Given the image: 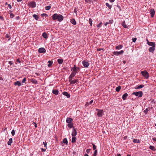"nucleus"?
Instances as JSON below:
<instances>
[{
    "label": "nucleus",
    "mask_w": 156,
    "mask_h": 156,
    "mask_svg": "<svg viewBox=\"0 0 156 156\" xmlns=\"http://www.w3.org/2000/svg\"><path fill=\"white\" fill-rule=\"evenodd\" d=\"M121 87L120 86H119L116 88V90L117 92H119L120 90V89H121Z\"/></svg>",
    "instance_id": "36"
},
{
    "label": "nucleus",
    "mask_w": 156,
    "mask_h": 156,
    "mask_svg": "<svg viewBox=\"0 0 156 156\" xmlns=\"http://www.w3.org/2000/svg\"><path fill=\"white\" fill-rule=\"evenodd\" d=\"M136 37H133V38H132V41H133L134 42H135V41H136Z\"/></svg>",
    "instance_id": "44"
},
{
    "label": "nucleus",
    "mask_w": 156,
    "mask_h": 156,
    "mask_svg": "<svg viewBox=\"0 0 156 156\" xmlns=\"http://www.w3.org/2000/svg\"><path fill=\"white\" fill-rule=\"evenodd\" d=\"M33 17L35 18L36 20H38L39 19L38 16L36 14H34L33 15Z\"/></svg>",
    "instance_id": "35"
},
{
    "label": "nucleus",
    "mask_w": 156,
    "mask_h": 156,
    "mask_svg": "<svg viewBox=\"0 0 156 156\" xmlns=\"http://www.w3.org/2000/svg\"><path fill=\"white\" fill-rule=\"evenodd\" d=\"M43 143L44 145V147H46L47 145V143L46 142H43Z\"/></svg>",
    "instance_id": "51"
},
{
    "label": "nucleus",
    "mask_w": 156,
    "mask_h": 156,
    "mask_svg": "<svg viewBox=\"0 0 156 156\" xmlns=\"http://www.w3.org/2000/svg\"><path fill=\"white\" fill-rule=\"evenodd\" d=\"M97 153V150H95L94 152V154L92 156H96Z\"/></svg>",
    "instance_id": "40"
},
{
    "label": "nucleus",
    "mask_w": 156,
    "mask_h": 156,
    "mask_svg": "<svg viewBox=\"0 0 156 156\" xmlns=\"http://www.w3.org/2000/svg\"><path fill=\"white\" fill-rule=\"evenodd\" d=\"M77 134V131L76 130L73 128V131L72 132V135L73 136H75Z\"/></svg>",
    "instance_id": "14"
},
{
    "label": "nucleus",
    "mask_w": 156,
    "mask_h": 156,
    "mask_svg": "<svg viewBox=\"0 0 156 156\" xmlns=\"http://www.w3.org/2000/svg\"><path fill=\"white\" fill-rule=\"evenodd\" d=\"M101 24H102L101 22L100 23L98 24L97 25V27H101Z\"/></svg>",
    "instance_id": "45"
},
{
    "label": "nucleus",
    "mask_w": 156,
    "mask_h": 156,
    "mask_svg": "<svg viewBox=\"0 0 156 156\" xmlns=\"http://www.w3.org/2000/svg\"><path fill=\"white\" fill-rule=\"evenodd\" d=\"M76 137L75 136H73L72 139V143H74L76 142Z\"/></svg>",
    "instance_id": "34"
},
{
    "label": "nucleus",
    "mask_w": 156,
    "mask_h": 156,
    "mask_svg": "<svg viewBox=\"0 0 156 156\" xmlns=\"http://www.w3.org/2000/svg\"><path fill=\"white\" fill-rule=\"evenodd\" d=\"M133 142L134 143H140V141L139 140L134 139L133 140Z\"/></svg>",
    "instance_id": "31"
},
{
    "label": "nucleus",
    "mask_w": 156,
    "mask_h": 156,
    "mask_svg": "<svg viewBox=\"0 0 156 156\" xmlns=\"http://www.w3.org/2000/svg\"><path fill=\"white\" fill-rule=\"evenodd\" d=\"M80 69V68L78 67H77L75 65L73 67L71 68V70H73V72L75 73L76 74L78 72V70Z\"/></svg>",
    "instance_id": "4"
},
{
    "label": "nucleus",
    "mask_w": 156,
    "mask_h": 156,
    "mask_svg": "<svg viewBox=\"0 0 156 156\" xmlns=\"http://www.w3.org/2000/svg\"><path fill=\"white\" fill-rule=\"evenodd\" d=\"M150 108H148L144 111V112L145 114H147L148 112L150 110Z\"/></svg>",
    "instance_id": "26"
},
{
    "label": "nucleus",
    "mask_w": 156,
    "mask_h": 156,
    "mask_svg": "<svg viewBox=\"0 0 156 156\" xmlns=\"http://www.w3.org/2000/svg\"><path fill=\"white\" fill-rule=\"evenodd\" d=\"M128 96V94L126 93H125L122 96V99L123 100H125L126 99L127 97Z\"/></svg>",
    "instance_id": "19"
},
{
    "label": "nucleus",
    "mask_w": 156,
    "mask_h": 156,
    "mask_svg": "<svg viewBox=\"0 0 156 156\" xmlns=\"http://www.w3.org/2000/svg\"><path fill=\"white\" fill-rule=\"evenodd\" d=\"M82 63L83 66L85 68H87L89 65L88 62L85 60L83 61Z\"/></svg>",
    "instance_id": "7"
},
{
    "label": "nucleus",
    "mask_w": 156,
    "mask_h": 156,
    "mask_svg": "<svg viewBox=\"0 0 156 156\" xmlns=\"http://www.w3.org/2000/svg\"><path fill=\"white\" fill-rule=\"evenodd\" d=\"M84 156H89V155L87 154H85Z\"/></svg>",
    "instance_id": "64"
},
{
    "label": "nucleus",
    "mask_w": 156,
    "mask_h": 156,
    "mask_svg": "<svg viewBox=\"0 0 156 156\" xmlns=\"http://www.w3.org/2000/svg\"><path fill=\"white\" fill-rule=\"evenodd\" d=\"M30 6L32 8H34L36 6V3L34 2H31L29 4Z\"/></svg>",
    "instance_id": "8"
},
{
    "label": "nucleus",
    "mask_w": 156,
    "mask_h": 156,
    "mask_svg": "<svg viewBox=\"0 0 156 156\" xmlns=\"http://www.w3.org/2000/svg\"><path fill=\"white\" fill-rule=\"evenodd\" d=\"M90 149H88L86 150V152L87 154H89L90 152Z\"/></svg>",
    "instance_id": "48"
},
{
    "label": "nucleus",
    "mask_w": 156,
    "mask_h": 156,
    "mask_svg": "<svg viewBox=\"0 0 156 156\" xmlns=\"http://www.w3.org/2000/svg\"><path fill=\"white\" fill-rule=\"evenodd\" d=\"M52 93L55 94V95H57L58 94V93L59 92L57 90H52Z\"/></svg>",
    "instance_id": "21"
},
{
    "label": "nucleus",
    "mask_w": 156,
    "mask_h": 156,
    "mask_svg": "<svg viewBox=\"0 0 156 156\" xmlns=\"http://www.w3.org/2000/svg\"><path fill=\"white\" fill-rule=\"evenodd\" d=\"M38 51L40 53H43L46 52V50L44 48H41L39 49Z\"/></svg>",
    "instance_id": "12"
},
{
    "label": "nucleus",
    "mask_w": 156,
    "mask_h": 156,
    "mask_svg": "<svg viewBox=\"0 0 156 156\" xmlns=\"http://www.w3.org/2000/svg\"><path fill=\"white\" fill-rule=\"evenodd\" d=\"M34 124V127H35V128H36L37 127V124L35 123V122H34L33 123Z\"/></svg>",
    "instance_id": "54"
},
{
    "label": "nucleus",
    "mask_w": 156,
    "mask_h": 156,
    "mask_svg": "<svg viewBox=\"0 0 156 156\" xmlns=\"http://www.w3.org/2000/svg\"><path fill=\"white\" fill-rule=\"evenodd\" d=\"M144 86V85L143 84H141L138 86H136L135 87V89H139L143 87Z\"/></svg>",
    "instance_id": "20"
},
{
    "label": "nucleus",
    "mask_w": 156,
    "mask_h": 156,
    "mask_svg": "<svg viewBox=\"0 0 156 156\" xmlns=\"http://www.w3.org/2000/svg\"><path fill=\"white\" fill-rule=\"evenodd\" d=\"M122 48V45H119L116 47V49L117 50H119Z\"/></svg>",
    "instance_id": "28"
},
{
    "label": "nucleus",
    "mask_w": 156,
    "mask_h": 156,
    "mask_svg": "<svg viewBox=\"0 0 156 156\" xmlns=\"http://www.w3.org/2000/svg\"><path fill=\"white\" fill-rule=\"evenodd\" d=\"M147 44L150 46H154L155 45V43L154 42H149L148 39H147Z\"/></svg>",
    "instance_id": "9"
},
{
    "label": "nucleus",
    "mask_w": 156,
    "mask_h": 156,
    "mask_svg": "<svg viewBox=\"0 0 156 156\" xmlns=\"http://www.w3.org/2000/svg\"><path fill=\"white\" fill-rule=\"evenodd\" d=\"M41 149L43 151H46V149H45L43 148H41Z\"/></svg>",
    "instance_id": "61"
},
{
    "label": "nucleus",
    "mask_w": 156,
    "mask_h": 156,
    "mask_svg": "<svg viewBox=\"0 0 156 156\" xmlns=\"http://www.w3.org/2000/svg\"><path fill=\"white\" fill-rule=\"evenodd\" d=\"M101 50H103V49L101 48H99L97 49V51H101Z\"/></svg>",
    "instance_id": "50"
},
{
    "label": "nucleus",
    "mask_w": 156,
    "mask_h": 156,
    "mask_svg": "<svg viewBox=\"0 0 156 156\" xmlns=\"http://www.w3.org/2000/svg\"><path fill=\"white\" fill-rule=\"evenodd\" d=\"M76 74L75 73L72 72L71 74L69 76V80H71L73 79V77L75 76V75Z\"/></svg>",
    "instance_id": "10"
},
{
    "label": "nucleus",
    "mask_w": 156,
    "mask_h": 156,
    "mask_svg": "<svg viewBox=\"0 0 156 156\" xmlns=\"http://www.w3.org/2000/svg\"><path fill=\"white\" fill-rule=\"evenodd\" d=\"M117 7H118L120 10H121V8L120 7V6L119 5H117Z\"/></svg>",
    "instance_id": "57"
},
{
    "label": "nucleus",
    "mask_w": 156,
    "mask_h": 156,
    "mask_svg": "<svg viewBox=\"0 0 156 156\" xmlns=\"http://www.w3.org/2000/svg\"><path fill=\"white\" fill-rule=\"evenodd\" d=\"M123 52L124 51L123 50H122L120 51H114L113 52V54L116 56H118L119 55H122Z\"/></svg>",
    "instance_id": "6"
},
{
    "label": "nucleus",
    "mask_w": 156,
    "mask_h": 156,
    "mask_svg": "<svg viewBox=\"0 0 156 156\" xmlns=\"http://www.w3.org/2000/svg\"><path fill=\"white\" fill-rule=\"evenodd\" d=\"M51 7L50 5H48L45 7V9L46 10H49L51 9Z\"/></svg>",
    "instance_id": "38"
},
{
    "label": "nucleus",
    "mask_w": 156,
    "mask_h": 156,
    "mask_svg": "<svg viewBox=\"0 0 156 156\" xmlns=\"http://www.w3.org/2000/svg\"><path fill=\"white\" fill-rule=\"evenodd\" d=\"M0 19L2 20H3V19H4V18L2 16H0Z\"/></svg>",
    "instance_id": "59"
},
{
    "label": "nucleus",
    "mask_w": 156,
    "mask_h": 156,
    "mask_svg": "<svg viewBox=\"0 0 156 156\" xmlns=\"http://www.w3.org/2000/svg\"><path fill=\"white\" fill-rule=\"evenodd\" d=\"M52 19L53 20H57L58 21L60 22L63 20L64 17L61 15L55 13L52 16Z\"/></svg>",
    "instance_id": "1"
},
{
    "label": "nucleus",
    "mask_w": 156,
    "mask_h": 156,
    "mask_svg": "<svg viewBox=\"0 0 156 156\" xmlns=\"http://www.w3.org/2000/svg\"><path fill=\"white\" fill-rule=\"evenodd\" d=\"M155 46H152L151 47L149 48V51L151 52L152 53H153V52L155 49Z\"/></svg>",
    "instance_id": "13"
},
{
    "label": "nucleus",
    "mask_w": 156,
    "mask_h": 156,
    "mask_svg": "<svg viewBox=\"0 0 156 156\" xmlns=\"http://www.w3.org/2000/svg\"><path fill=\"white\" fill-rule=\"evenodd\" d=\"M62 142L63 143L66 144H68V140L66 138H65L62 141Z\"/></svg>",
    "instance_id": "30"
},
{
    "label": "nucleus",
    "mask_w": 156,
    "mask_h": 156,
    "mask_svg": "<svg viewBox=\"0 0 156 156\" xmlns=\"http://www.w3.org/2000/svg\"><path fill=\"white\" fill-rule=\"evenodd\" d=\"M15 131L13 129L12 130V131H11V134L13 136L15 135Z\"/></svg>",
    "instance_id": "42"
},
{
    "label": "nucleus",
    "mask_w": 156,
    "mask_h": 156,
    "mask_svg": "<svg viewBox=\"0 0 156 156\" xmlns=\"http://www.w3.org/2000/svg\"><path fill=\"white\" fill-rule=\"evenodd\" d=\"M70 128H72L73 126V123H68L67 125Z\"/></svg>",
    "instance_id": "29"
},
{
    "label": "nucleus",
    "mask_w": 156,
    "mask_h": 156,
    "mask_svg": "<svg viewBox=\"0 0 156 156\" xmlns=\"http://www.w3.org/2000/svg\"><path fill=\"white\" fill-rule=\"evenodd\" d=\"M12 138H10L9 139V141L8 142L7 144L9 145H11L12 143Z\"/></svg>",
    "instance_id": "23"
},
{
    "label": "nucleus",
    "mask_w": 156,
    "mask_h": 156,
    "mask_svg": "<svg viewBox=\"0 0 156 156\" xmlns=\"http://www.w3.org/2000/svg\"><path fill=\"white\" fill-rule=\"evenodd\" d=\"M70 84H74L78 82V79H76L75 80H69Z\"/></svg>",
    "instance_id": "15"
},
{
    "label": "nucleus",
    "mask_w": 156,
    "mask_h": 156,
    "mask_svg": "<svg viewBox=\"0 0 156 156\" xmlns=\"http://www.w3.org/2000/svg\"><path fill=\"white\" fill-rule=\"evenodd\" d=\"M48 63L49 64H48V66L49 67H50L53 63V62L51 61H49Z\"/></svg>",
    "instance_id": "32"
},
{
    "label": "nucleus",
    "mask_w": 156,
    "mask_h": 156,
    "mask_svg": "<svg viewBox=\"0 0 156 156\" xmlns=\"http://www.w3.org/2000/svg\"><path fill=\"white\" fill-rule=\"evenodd\" d=\"M42 35L43 37L46 39H47L48 38L47 35L45 32H44L42 34Z\"/></svg>",
    "instance_id": "24"
},
{
    "label": "nucleus",
    "mask_w": 156,
    "mask_h": 156,
    "mask_svg": "<svg viewBox=\"0 0 156 156\" xmlns=\"http://www.w3.org/2000/svg\"><path fill=\"white\" fill-rule=\"evenodd\" d=\"M62 93L63 95H64L65 96H66L67 98H70V94L68 92L64 91Z\"/></svg>",
    "instance_id": "17"
},
{
    "label": "nucleus",
    "mask_w": 156,
    "mask_h": 156,
    "mask_svg": "<svg viewBox=\"0 0 156 156\" xmlns=\"http://www.w3.org/2000/svg\"><path fill=\"white\" fill-rule=\"evenodd\" d=\"M14 16V15L12 13H10V17L11 18H13Z\"/></svg>",
    "instance_id": "43"
},
{
    "label": "nucleus",
    "mask_w": 156,
    "mask_h": 156,
    "mask_svg": "<svg viewBox=\"0 0 156 156\" xmlns=\"http://www.w3.org/2000/svg\"><path fill=\"white\" fill-rule=\"evenodd\" d=\"M109 24V23L108 22H106L105 24V26H106L107 24Z\"/></svg>",
    "instance_id": "63"
},
{
    "label": "nucleus",
    "mask_w": 156,
    "mask_h": 156,
    "mask_svg": "<svg viewBox=\"0 0 156 156\" xmlns=\"http://www.w3.org/2000/svg\"><path fill=\"white\" fill-rule=\"evenodd\" d=\"M63 62V60L62 59H58V62L59 64H62Z\"/></svg>",
    "instance_id": "27"
},
{
    "label": "nucleus",
    "mask_w": 156,
    "mask_h": 156,
    "mask_svg": "<svg viewBox=\"0 0 156 156\" xmlns=\"http://www.w3.org/2000/svg\"><path fill=\"white\" fill-rule=\"evenodd\" d=\"M20 19V17L19 16H16V19L18 20H19Z\"/></svg>",
    "instance_id": "56"
},
{
    "label": "nucleus",
    "mask_w": 156,
    "mask_h": 156,
    "mask_svg": "<svg viewBox=\"0 0 156 156\" xmlns=\"http://www.w3.org/2000/svg\"><path fill=\"white\" fill-rule=\"evenodd\" d=\"M122 25L125 28H127V26L126 25L125 22L124 21L122 23Z\"/></svg>",
    "instance_id": "33"
},
{
    "label": "nucleus",
    "mask_w": 156,
    "mask_h": 156,
    "mask_svg": "<svg viewBox=\"0 0 156 156\" xmlns=\"http://www.w3.org/2000/svg\"><path fill=\"white\" fill-rule=\"evenodd\" d=\"M30 81L32 83L35 84H37L38 83L37 81L34 78L31 79L30 80Z\"/></svg>",
    "instance_id": "18"
},
{
    "label": "nucleus",
    "mask_w": 156,
    "mask_h": 156,
    "mask_svg": "<svg viewBox=\"0 0 156 156\" xmlns=\"http://www.w3.org/2000/svg\"><path fill=\"white\" fill-rule=\"evenodd\" d=\"M5 37L6 38H8L9 37V36L8 34H7L5 35Z\"/></svg>",
    "instance_id": "53"
},
{
    "label": "nucleus",
    "mask_w": 156,
    "mask_h": 156,
    "mask_svg": "<svg viewBox=\"0 0 156 156\" xmlns=\"http://www.w3.org/2000/svg\"><path fill=\"white\" fill-rule=\"evenodd\" d=\"M26 78H23V80H22V83H25V81H26Z\"/></svg>",
    "instance_id": "47"
},
{
    "label": "nucleus",
    "mask_w": 156,
    "mask_h": 156,
    "mask_svg": "<svg viewBox=\"0 0 156 156\" xmlns=\"http://www.w3.org/2000/svg\"><path fill=\"white\" fill-rule=\"evenodd\" d=\"M132 94L134 95L138 98H140L142 96L143 93L142 91H139L138 92H133L132 93Z\"/></svg>",
    "instance_id": "3"
},
{
    "label": "nucleus",
    "mask_w": 156,
    "mask_h": 156,
    "mask_svg": "<svg viewBox=\"0 0 156 156\" xmlns=\"http://www.w3.org/2000/svg\"><path fill=\"white\" fill-rule=\"evenodd\" d=\"M9 63L10 65H12L13 64V62L12 61H10L9 62Z\"/></svg>",
    "instance_id": "52"
},
{
    "label": "nucleus",
    "mask_w": 156,
    "mask_h": 156,
    "mask_svg": "<svg viewBox=\"0 0 156 156\" xmlns=\"http://www.w3.org/2000/svg\"><path fill=\"white\" fill-rule=\"evenodd\" d=\"M152 140L153 141H156V137H154L153 138Z\"/></svg>",
    "instance_id": "58"
},
{
    "label": "nucleus",
    "mask_w": 156,
    "mask_h": 156,
    "mask_svg": "<svg viewBox=\"0 0 156 156\" xmlns=\"http://www.w3.org/2000/svg\"><path fill=\"white\" fill-rule=\"evenodd\" d=\"M96 110L98 111L97 115L98 117H101L102 116L103 114V111L102 110L99 109H96Z\"/></svg>",
    "instance_id": "5"
},
{
    "label": "nucleus",
    "mask_w": 156,
    "mask_h": 156,
    "mask_svg": "<svg viewBox=\"0 0 156 156\" xmlns=\"http://www.w3.org/2000/svg\"><path fill=\"white\" fill-rule=\"evenodd\" d=\"M71 23L73 25H75L76 24V22L74 19H72L70 21Z\"/></svg>",
    "instance_id": "25"
},
{
    "label": "nucleus",
    "mask_w": 156,
    "mask_h": 156,
    "mask_svg": "<svg viewBox=\"0 0 156 156\" xmlns=\"http://www.w3.org/2000/svg\"><path fill=\"white\" fill-rule=\"evenodd\" d=\"M149 148L153 151H155V147L152 146H150L149 147Z\"/></svg>",
    "instance_id": "37"
},
{
    "label": "nucleus",
    "mask_w": 156,
    "mask_h": 156,
    "mask_svg": "<svg viewBox=\"0 0 156 156\" xmlns=\"http://www.w3.org/2000/svg\"><path fill=\"white\" fill-rule=\"evenodd\" d=\"M14 85H18L19 86H20L21 85L22 83L21 82L19 81H17V82H15L14 83Z\"/></svg>",
    "instance_id": "22"
},
{
    "label": "nucleus",
    "mask_w": 156,
    "mask_h": 156,
    "mask_svg": "<svg viewBox=\"0 0 156 156\" xmlns=\"http://www.w3.org/2000/svg\"><path fill=\"white\" fill-rule=\"evenodd\" d=\"M142 75L146 79H148L149 77V75L148 73L146 71L144 70L141 72Z\"/></svg>",
    "instance_id": "2"
},
{
    "label": "nucleus",
    "mask_w": 156,
    "mask_h": 156,
    "mask_svg": "<svg viewBox=\"0 0 156 156\" xmlns=\"http://www.w3.org/2000/svg\"><path fill=\"white\" fill-rule=\"evenodd\" d=\"M92 144L93 145V150H95L96 149V146L93 143H92Z\"/></svg>",
    "instance_id": "46"
},
{
    "label": "nucleus",
    "mask_w": 156,
    "mask_h": 156,
    "mask_svg": "<svg viewBox=\"0 0 156 156\" xmlns=\"http://www.w3.org/2000/svg\"><path fill=\"white\" fill-rule=\"evenodd\" d=\"M93 102V100H91V101H90V102H89V103L90 104H91Z\"/></svg>",
    "instance_id": "60"
},
{
    "label": "nucleus",
    "mask_w": 156,
    "mask_h": 156,
    "mask_svg": "<svg viewBox=\"0 0 156 156\" xmlns=\"http://www.w3.org/2000/svg\"><path fill=\"white\" fill-rule=\"evenodd\" d=\"M89 23L90 24V26H92V20L91 18H90L89 19Z\"/></svg>",
    "instance_id": "41"
},
{
    "label": "nucleus",
    "mask_w": 156,
    "mask_h": 156,
    "mask_svg": "<svg viewBox=\"0 0 156 156\" xmlns=\"http://www.w3.org/2000/svg\"><path fill=\"white\" fill-rule=\"evenodd\" d=\"M113 20H110L109 21V23H112L113 22Z\"/></svg>",
    "instance_id": "49"
},
{
    "label": "nucleus",
    "mask_w": 156,
    "mask_h": 156,
    "mask_svg": "<svg viewBox=\"0 0 156 156\" xmlns=\"http://www.w3.org/2000/svg\"><path fill=\"white\" fill-rule=\"evenodd\" d=\"M73 121V119H72L69 118H67L66 119V122L68 124L72 122Z\"/></svg>",
    "instance_id": "16"
},
{
    "label": "nucleus",
    "mask_w": 156,
    "mask_h": 156,
    "mask_svg": "<svg viewBox=\"0 0 156 156\" xmlns=\"http://www.w3.org/2000/svg\"><path fill=\"white\" fill-rule=\"evenodd\" d=\"M150 13L151 15V17H153L155 13V11L154 9H151L150 11Z\"/></svg>",
    "instance_id": "11"
},
{
    "label": "nucleus",
    "mask_w": 156,
    "mask_h": 156,
    "mask_svg": "<svg viewBox=\"0 0 156 156\" xmlns=\"http://www.w3.org/2000/svg\"><path fill=\"white\" fill-rule=\"evenodd\" d=\"M8 6L9 7L10 9L12 8V6H11V5H10V4H8Z\"/></svg>",
    "instance_id": "55"
},
{
    "label": "nucleus",
    "mask_w": 156,
    "mask_h": 156,
    "mask_svg": "<svg viewBox=\"0 0 156 156\" xmlns=\"http://www.w3.org/2000/svg\"><path fill=\"white\" fill-rule=\"evenodd\" d=\"M105 5H106V6L107 7H108V8L110 9L112 7V6L110 5L108 3H106Z\"/></svg>",
    "instance_id": "39"
},
{
    "label": "nucleus",
    "mask_w": 156,
    "mask_h": 156,
    "mask_svg": "<svg viewBox=\"0 0 156 156\" xmlns=\"http://www.w3.org/2000/svg\"><path fill=\"white\" fill-rule=\"evenodd\" d=\"M115 0H109V1L111 2H114Z\"/></svg>",
    "instance_id": "62"
}]
</instances>
